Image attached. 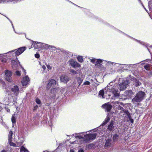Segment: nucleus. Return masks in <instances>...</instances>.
<instances>
[{
	"mask_svg": "<svg viewBox=\"0 0 152 152\" xmlns=\"http://www.w3.org/2000/svg\"><path fill=\"white\" fill-rule=\"evenodd\" d=\"M70 152H74V151L73 149H71L70 150Z\"/></svg>",
	"mask_w": 152,
	"mask_h": 152,
	"instance_id": "obj_48",
	"label": "nucleus"
},
{
	"mask_svg": "<svg viewBox=\"0 0 152 152\" xmlns=\"http://www.w3.org/2000/svg\"><path fill=\"white\" fill-rule=\"evenodd\" d=\"M138 86H140L141 85V83L140 82H138Z\"/></svg>",
	"mask_w": 152,
	"mask_h": 152,
	"instance_id": "obj_51",
	"label": "nucleus"
},
{
	"mask_svg": "<svg viewBox=\"0 0 152 152\" xmlns=\"http://www.w3.org/2000/svg\"><path fill=\"white\" fill-rule=\"evenodd\" d=\"M11 62H12V63H14V64L15 63V64L16 63V61H15V60H12Z\"/></svg>",
	"mask_w": 152,
	"mask_h": 152,
	"instance_id": "obj_46",
	"label": "nucleus"
},
{
	"mask_svg": "<svg viewBox=\"0 0 152 152\" xmlns=\"http://www.w3.org/2000/svg\"><path fill=\"white\" fill-rule=\"evenodd\" d=\"M144 68L147 70H148L150 69V65L149 64H147L144 66Z\"/></svg>",
	"mask_w": 152,
	"mask_h": 152,
	"instance_id": "obj_33",
	"label": "nucleus"
},
{
	"mask_svg": "<svg viewBox=\"0 0 152 152\" xmlns=\"http://www.w3.org/2000/svg\"><path fill=\"white\" fill-rule=\"evenodd\" d=\"M69 64L73 67H78L80 66V64L77 62L75 61L73 59H71L69 60Z\"/></svg>",
	"mask_w": 152,
	"mask_h": 152,
	"instance_id": "obj_8",
	"label": "nucleus"
},
{
	"mask_svg": "<svg viewBox=\"0 0 152 152\" xmlns=\"http://www.w3.org/2000/svg\"><path fill=\"white\" fill-rule=\"evenodd\" d=\"M41 43L40 42H35L34 45H36V48H41L42 49V45H40L39 43Z\"/></svg>",
	"mask_w": 152,
	"mask_h": 152,
	"instance_id": "obj_24",
	"label": "nucleus"
},
{
	"mask_svg": "<svg viewBox=\"0 0 152 152\" xmlns=\"http://www.w3.org/2000/svg\"><path fill=\"white\" fill-rule=\"evenodd\" d=\"M133 94V93L131 90H129L125 91L123 95L126 98H129Z\"/></svg>",
	"mask_w": 152,
	"mask_h": 152,
	"instance_id": "obj_12",
	"label": "nucleus"
},
{
	"mask_svg": "<svg viewBox=\"0 0 152 152\" xmlns=\"http://www.w3.org/2000/svg\"><path fill=\"white\" fill-rule=\"evenodd\" d=\"M151 47L152 48V46H151Z\"/></svg>",
	"mask_w": 152,
	"mask_h": 152,
	"instance_id": "obj_57",
	"label": "nucleus"
},
{
	"mask_svg": "<svg viewBox=\"0 0 152 152\" xmlns=\"http://www.w3.org/2000/svg\"><path fill=\"white\" fill-rule=\"evenodd\" d=\"M14 31L15 32H16V31Z\"/></svg>",
	"mask_w": 152,
	"mask_h": 152,
	"instance_id": "obj_60",
	"label": "nucleus"
},
{
	"mask_svg": "<svg viewBox=\"0 0 152 152\" xmlns=\"http://www.w3.org/2000/svg\"><path fill=\"white\" fill-rule=\"evenodd\" d=\"M20 151L23 152H29V151L23 146H22L20 148Z\"/></svg>",
	"mask_w": 152,
	"mask_h": 152,
	"instance_id": "obj_26",
	"label": "nucleus"
},
{
	"mask_svg": "<svg viewBox=\"0 0 152 152\" xmlns=\"http://www.w3.org/2000/svg\"><path fill=\"white\" fill-rule=\"evenodd\" d=\"M7 19H8L9 20L10 22H11V24H12V28H13L14 30H15V29H14V26H13V24H12V22L9 19H8V18H7Z\"/></svg>",
	"mask_w": 152,
	"mask_h": 152,
	"instance_id": "obj_43",
	"label": "nucleus"
},
{
	"mask_svg": "<svg viewBox=\"0 0 152 152\" xmlns=\"http://www.w3.org/2000/svg\"><path fill=\"white\" fill-rule=\"evenodd\" d=\"M23 74H24L25 75H26V70L25 69H23Z\"/></svg>",
	"mask_w": 152,
	"mask_h": 152,
	"instance_id": "obj_45",
	"label": "nucleus"
},
{
	"mask_svg": "<svg viewBox=\"0 0 152 152\" xmlns=\"http://www.w3.org/2000/svg\"><path fill=\"white\" fill-rule=\"evenodd\" d=\"M145 94L142 91H139L135 96L132 99V102L134 104H137L141 102L145 98Z\"/></svg>",
	"mask_w": 152,
	"mask_h": 152,
	"instance_id": "obj_2",
	"label": "nucleus"
},
{
	"mask_svg": "<svg viewBox=\"0 0 152 152\" xmlns=\"http://www.w3.org/2000/svg\"><path fill=\"white\" fill-rule=\"evenodd\" d=\"M113 122L114 121H111L110 124L108 126L107 129L110 131L112 130L114 128V126H113Z\"/></svg>",
	"mask_w": 152,
	"mask_h": 152,
	"instance_id": "obj_20",
	"label": "nucleus"
},
{
	"mask_svg": "<svg viewBox=\"0 0 152 152\" xmlns=\"http://www.w3.org/2000/svg\"><path fill=\"white\" fill-rule=\"evenodd\" d=\"M14 31L15 32H16V31Z\"/></svg>",
	"mask_w": 152,
	"mask_h": 152,
	"instance_id": "obj_59",
	"label": "nucleus"
},
{
	"mask_svg": "<svg viewBox=\"0 0 152 152\" xmlns=\"http://www.w3.org/2000/svg\"><path fill=\"white\" fill-rule=\"evenodd\" d=\"M113 106L115 109H117L118 107V106H119V104L123 105V104L119 102H113Z\"/></svg>",
	"mask_w": 152,
	"mask_h": 152,
	"instance_id": "obj_18",
	"label": "nucleus"
},
{
	"mask_svg": "<svg viewBox=\"0 0 152 152\" xmlns=\"http://www.w3.org/2000/svg\"><path fill=\"white\" fill-rule=\"evenodd\" d=\"M112 106L109 103L104 104L102 106V107L107 112H109L111 110Z\"/></svg>",
	"mask_w": 152,
	"mask_h": 152,
	"instance_id": "obj_9",
	"label": "nucleus"
},
{
	"mask_svg": "<svg viewBox=\"0 0 152 152\" xmlns=\"http://www.w3.org/2000/svg\"><path fill=\"white\" fill-rule=\"evenodd\" d=\"M143 7H144V9L146 10V11L147 12V10H146V9L145 8V7H144V6H143Z\"/></svg>",
	"mask_w": 152,
	"mask_h": 152,
	"instance_id": "obj_54",
	"label": "nucleus"
},
{
	"mask_svg": "<svg viewBox=\"0 0 152 152\" xmlns=\"http://www.w3.org/2000/svg\"><path fill=\"white\" fill-rule=\"evenodd\" d=\"M11 90L16 95L18 94L19 92V89L17 86H15L13 88H12Z\"/></svg>",
	"mask_w": 152,
	"mask_h": 152,
	"instance_id": "obj_17",
	"label": "nucleus"
},
{
	"mask_svg": "<svg viewBox=\"0 0 152 152\" xmlns=\"http://www.w3.org/2000/svg\"><path fill=\"white\" fill-rule=\"evenodd\" d=\"M11 141H12V140H10V142H9H9L10 143V145L11 146H15V145H16L15 144V143H14L12 142Z\"/></svg>",
	"mask_w": 152,
	"mask_h": 152,
	"instance_id": "obj_35",
	"label": "nucleus"
},
{
	"mask_svg": "<svg viewBox=\"0 0 152 152\" xmlns=\"http://www.w3.org/2000/svg\"><path fill=\"white\" fill-rule=\"evenodd\" d=\"M5 79L6 80L9 82H11L12 81V73L9 70H6L5 72Z\"/></svg>",
	"mask_w": 152,
	"mask_h": 152,
	"instance_id": "obj_6",
	"label": "nucleus"
},
{
	"mask_svg": "<svg viewBox=\"0 0 152 152\" xmlns=\"http://www.w3.org/2000/svg\"><path fill=\"white\" fill-rule=\"evenodd\" d=\"M118 137V136L117 134H115L114 135L113 137V139L114 141H115L117 140Z\"/></svg>",
	"mask_w": 152,
	"mask_h": 152,
	"instance_id": "obj_31",
	"label": "nucleus"
},
{
	"mask_svg": "<svg viewBox=\"0 0 152 152\" xmlns=\"http://www.w3.org/2000/svg\"><path fill=\"white\" fill-rule=\"evenodd\" d=\"M1 152H6L5 151V150H3Z\"/></svg>",
	"mask_w": 152,
	"mask_h": 152,
	"instance_id": "obj_53",
	"label": "nucleus"
},
{
	"mask_svg": "<svg viewBox=\"0 0 152 152\" xmlns=\"http://www.w3.org/2000/svg\"><path fill=\"white\" fill-rule=\"evenodd\" d=\"M77 59L78 61L80 62H82L83 61V57L81 56H78L77 57Z\"/></svg>",
	"mask_w": 152,
	"mask_h": 152,
	"instance_id": "obj_27",
	"label": "nucleus"
},
{
	"mask_svg": "<svg viewBox=\"0 0 152 152\" xmlns=\"http://www.w3.org/2000/svg\"><path fill=\"white\" fill-rule=\"evenodd\" d=\"M13 133L12 131H10L9 133V135H8V140L9 142H10V141L12 140V135Z\"/></svg>",
	"mask_w": 152,
	"mask_h": 152,
	"instance_id": "obj_25",
	"label": "nucleus"
},
{
	"mask_svg": "<svg viewBox=\"0 0 152 152\" xmlns=\"http://www.w3.org/2000/svg\"><path fill=\"white\" fill-rule=\"evenodd\" d=\"M78 152H84V150L83 149H81L78 151Z\"/></svg>",
	"mask_w": 152,
	"mask_h": 152,
	"instance_id": "obj_44",
	"label": "nucleus"
},
{
	"mask_svg": "<svg viewBox=\"0 0 152 152\" xmlns=\"http://www.w3.org/2000/svg\"><path fill=\"white\" fill-rule=\"evenodd\" d=\"M36 102L37 104H40V105L39 106H40L41 105V102L40 99L38 98H37L36 99Z\"/></svg>",
	"mask_w": 152,
	"mask_h": 152,
	"instance_id": "obj_32",
	"label": "nucleus"
},
{
	"mask_svg": "<svg viewBox=\"0 0 152 152\" xmlns=\"http://www.w3.org/2000/svg\"><path fill=\"white\" fill-rule=\"evenodd\" d=\"M118 107L116 109L117 110H123V108L122 107L120 106V105L119 106H118Z\"/></svg>",
	"mask_w": 152,
	"mask_h": 152,
	"instance_id": "obj_39",
	"label": "nucleus"
},
{
	"mask_svg": "<svg viewBox=\"0 0 152 152\" xmlns=\"http://www.w3.org/2000/svg\"><path fill=\"white\" fill-rule=\"evenodd\" d=\"M87 132L76 134V135L79 134V135L75 136V137L76 139H79V141L80 142V143H86L89 141L90 140H94L95 138L97 135L96 133L85 134L84 136V137H82L80 135H83V134L87 133Z\"/></svg>",
	"mask_w": 152,
	"mask_h": 152,
	"instance_id": "obj_1",
	"label": "nucleus"
},
{
	"mask_svg": "<svg viewBox=\"0 0 152 152\" xmlns=\"http://www.w3.org/2000/svg\"><path fill=\"white\" fill-rule=\"evenodd\" d=\"M69 78L66 75H62L60 77V80L61 82L67 83L69 81Z\"/></svg>",
	"mask_w": 152,
	"mask_h": 152,
	"instance_id": "obj_14",
	"label": "nucleus"
},
{
	"mask_svg": "<svg viewBox=\"0 0 152 152\" xmlns=\"http://www.w3.org/2000/svg\"><path fill=\"white\" fill-rule=\"evenodd\" d=\"M94 132H96L97 131V129H93Z\"/></svg>",
	"mask_w": 152,
	"mask_h": 152,
	"instance_id": "obj_50",
	"label": "nucleus"
},
{
	"mask_svg": "<svg viewBox=\"0 0 152 152\" xmlns=\"http://www.w3.org/2000/svg\"><path fill=\"white\" fill-rule=\"evenodd\" d=\"M39 64H40V65L41 66V64H40V63H39Z\"/></svg>",
	"mask_w": 152,
	"mask_h": 152,
	"instance_id": "obj_58",
	"label": "nucleus"
},
{
	"mask_svg": "<svg viewBox=\"0 0 152 152\" xmlns=\"http://www.w3.org/2000/svg\"><path fill=\"white\" fill-rule=\"evenodd\" d=\"M1 55V54H0V55Z\"/></svg>",
	"mask_w": 152,
	"mask_h": 152,
	"instance_id": "obj_62",
	"label": "nucleus"
},
{
	"mask_svg": "<svg viewBox=\"0 0 152 152\" xmlns=\"http://www.w3.org/2000/svg\"><path fill=\"white\" fill-rule=\"evenodd\" d=\"M55 84V80L53 79H51L49 81V83L47 85V88L49 89L51 86H54Z\"/></svg>",
	"mask_w": 152,
	"mask_h": 152,
	"instance_id": "obj_16",
	"label": "nucleus"
},
{
	"mask_svg": "<svg viewBox=\"0 0 152 152\" xmlns=\"http://www.w3.org/2000/svg\"><path fill=\"white\" fill-rule=\"evenodd\" d=\"M35 56L36 58H39L40 57V56L39 54H36L35 55Z\"/></svg>",
	"mask_w": 152,
	"mask_h": 152,
	"instance_id": "obj_40",
	"label": "nucleus"
},
{
	"mask_svg": "<svg viewBox=\"0 0 152 152\" xmlns=\"http://www.w3.org/2000/svg\"><path fill=\"white\" fill-rule=\"evenodd\" d=\"M16 75L18 76H20V75L21 74V72H20L19 71H16L15 72Z\"/></svg>",
	"mask_w": 152,
	"mask_h": 152,
	"instance_id": "obj_36",
	"label": "nucleus"
},
{
	"mask_svg": "<svg viewBox=\"0 0 152 152\" xmlns=\"http://www.w3.org/2000/svg\"><path fill=\"white\" fill-rule=\"evenodd\" d=\"M39 44L42 45V49H46L50 48H55L54 47L52 46H50L47 44L42 43H39Z\"/></svg>",
	"mask_w": 152,
	"mask_h": 152,
	"instance_id": "obj_13",
	"label": "nucleus"
},
{
	"mask_svg": "<svg viewBox=\"0 0 152 152\" xmlns=\"http://www.w3.org/2000/svg\"><path fill=\"white\" fill-rule=\"evenodd\" d=\"M124 69H128L127 68H125Z\"/></svg>",
	"mask_w": 152,
	"mask_h": 152,
	"instance_id": "obj_56",
	"label": "nucleus"
},
{
	"mask_svg": "<svg viewBox=\"0 0 152 152\" xmlns=\"http://www.w3.org/2000/svg\"><path fill=\"white\" fill-rule=\"evenodd\" d=\"M115 83L114 82H110L107 86L106 88L107 89V93H106V95L108 96H109V97L110 98V96H111V95L109 94L108 91H110V90H112V89H115V87L113 85H114ZM105 90H106V88L105 89Z\"/></svg>",
	"mask_w": 152,
	"mask_h": 152,
	"instance_id": "obj_7",
	"label": "nucleus"
},
{
	"mask_svg": "<svg viewBox=\"0 0 152 152\" xmlns=\"http://www.w3.org/2000/svg\"><path fill=\"white\" fill-rule=\"evenodd\" d=\"M99 96L100 97H101L102 98H104V90H101L99 92Z\"/></svg>",
	"mask_w": 152,
	"mask_h": 152,
	"instance_id": "obj_23",
	"label": "nucleus"
},
{
	"mask_svg": "<svg viewBox=\"0 0 152 152\" xmlns=\"http://www.w3.org/2000/svg\"><path fill=\"white\" fill-rule=\"evenodd\" d=\"M90 84V83L88 81H85L82 84V86H83L84 85H88Z\"/></svg>",
	"mask_w": 152,
	"mask_h": 152,
	"instance_id": "obj_29",
	"label": "nucleus"
},
{
	"mask_svg": "<svg viewBox=\"0 0 152 152\" xmlns=\"http://www.w3.org/2000/svg\"><path fill=\"white\" fill-rule=\"evenodd\" d=\"M148 6L150 9L152 8V0H148Z\"/></svg>",
	"mask_w": 152,
	"mask_h": 152,
	"instance_id": "obj_28",
	"label": "nucleus"
},
{
	"mask_svg": "<svg viewBox=\"0 0 152 152\" xmlns=\"http://www.w3.org/2000/svg\"><path fill=\"white\" fill-rule=\"evenodd\" d=\"M29 79L28 77L26 76L23 78L22 81V84L23 86H26L29 83Z\"/></svg>",
	"mask_w": 152,
	"mask_h": 152,
	"instance_id": "obj_11",
	"label": "nucleus"
},
{
	"mask_svg": "<svg viewBox=\"0 0 152 152\" xmlns=\"http://www.w3.org/2000/svg\"><path fill=\"white\" fill-rule=\"evenodd\" d=\"M110 120V117L108 115L107 117L104 120V122L102 124V125H105Z\"/></svg>",
	"mask_w": 152,
	"mask_h": 152,
	"instance_id": "obj_22",
	"label": "nucleus"
},
{
	"mask_svg": "<svg viewBox=\"0 0 152 152\" xmlns=\"http://www.w3.org/2000/svg\"><path fill=\"white\" fill-rule=\"evenodd\" d=\"M32 43L31 45V48L34 47L35 48H36V45H34V42H35L32 41Z\"/></svg>",
	"mask_w": 152,
	"mask_h": 152,
	"instance_id": "obj_37",
	"label": "nucleus"
},
{
	"mask_svg": "<svg viewBox=\"0 0 152 152\" xmlns=\"http://www.w3.org/2000/svg\"><path fill=\"white\" fill-rule=\"evenodd\" d=\"M90 81H91H91H93V80H92V79H91V80Z\"/></svg>",
	"mask_w": 152,
	"mask_h": 152,
	"instance_id": "obj_55",
	"label": "nucleus"
},
{
	"mask_svg": "<svg viewBox=\"0 0 152 152\" xmlns=\"http://www.w3.org/2000/svg\"><path fill=\"white\" fill-rule=\"evenodd\" d=\"M129 84V80H126L124 81V82L121 83L119 84L118 86V88L121 91H122L125 90L127 86Z\"/></svg>",
	"mask_w": 152,
	"mask_h": 152,
	"instance_id": "obj_5",
	"label": "nucleus"
},
{
	"mask_svg": "<svg viewBox=\"0 0 152 152\" xmlns=\"http://www.w3.org/2000/svg\"><path fill=\"white\" fill-rule=\"evenodd\" d=\"M111 139H108L106 140L105 144V147L106 148L109 147L111 144Z\"/></svg>",
	"mask_w": 152,
	"mask_h": 152,
	"instance_id": "obj_19",
	"label": "nucleus"
},
{
	"mask_svg": "<svg viewBox=\"0 0 152 152\" xmlns=\"http://www.w3.org/2000/svg\"><path fill=\"white\" fill-rule=\"evenodd\" d=\"M111 92V94L113 95L112 96L110 97V98L109 97V98H111L115 100L117 99L120 96V93L119 91H118V90L116 89H112V90H110V91H108V94H109V92Z\"/></svg>",
	"mask_w": 152,
	"mask_h": 152,
	"instance_id": "obj_4",
	"label": "nucleus"
},
{
	"mask_svg": "<svg viewBox=\"0 0 152 152\" xmlns=\"http://www.w3.org/2000/svg\"><path fill=\"white\" fill-rule=\"evenodd\" d=\"M58 89V88L57 89L55 88L52 89L50 91L51 93L55 94L57 92V91Z\"/></svg>",
	"mask_w": 152,
	"mask_h": 152,
	"instance_id": "obj_30",
	"label": "nucleus"
},
{
	"mask_svg": "<svg viewBox=\"0 0 152 152\" xmlns=\"http://www.w3.org/2000/svg\"><path fill=\"white\" fill-rule=\"evenodd\" d=\"M131 122L132 123H133V119L131 120Z\"/></svg>",
	"mask_w": 152,
	"mask_h": 152,
	"instance_id": "obj_52",
	"label": "nucleus"
},
{
	"mask_svg": "<svg viewBox=\"0 0 152 152\" xmlns=\"http://www.w3.org/2000/svg\"><path fill=\"white\" fill-rule=\"evenodd\" d=\"M15 50H12V51H9V52H8V53H11L12 52H13L15 51Z\"/></svg>",
	"mask_w": 152,
	"mask_h": 152,
	"instance_id": "obj_47",
	"label": "nucleus"
},
{
	"mask_svg": "<svg viewBox=\"0 0 152 152\" xmlns=\"http://www.w3.org/2000/svg\"><path fill=\"white\" fill-rule=\"evenodd\" d=\"M42 68L44 69V70L46 69V66L45 65H43L42 66Z\"/></svg>",
	"mask_w": 152,
	"mask_h": 152,
	"instance_id": "obj_42",
	"label": "nucleus"
},
{
	"mask_svg": "<svg viewBox=\"0 0 152 152\" xmlns=\"http://www.w3.org/2000/svg\"><path fill=\"white\" fill-rule=\"evenodd\" d=\"M78 142V141H74V142H72V144H74L76 143V142Z\"/></svg>",
	"mask_w": 152,
	"mask_h": 152,
	"instance_id": "obj_49",
	"label": "nucleus"
},
{
	"mask_svg": "<svg viewBox=\"0 0 152 152\" xmlns=\"http://www.w3.org/2000/svg\"><path fill=\"white\" fill-rule=\"evenodd\" d=\"M38 106L37 105L35 106L34 108V110H36L38 108Z\"/></svg>",
	"mask_w": 152,
	"mask_h": 152,
	"instance_id": "obj_41",
	"label": "nucleus"
},
{
	"mask_svg": "<svg viewBox=\"0 0 152 152\" xmlns=\"http://www.w3.org/2000/svg\"><path fill=\"white\" fill-rule=\"evenodd\" d=\"M45 65L47 66V69L49 70H50L51 69V66L48 64H47V63H45Z\"/></svg>",
	"mask_w": 152,
	"mask_h": 152,
	"instance_id": "obj_38",
	"label": "nucleus"
},
{
	"mask_svg": "<svg viewBox=\"0 0 152 152\" xmlns=\"http://www.w3.org/2000/svg\"><path fill=\"white\" fill-rule=\"evenodd\" d=\"M15 114L13 115L11 118V121L12 123L13 127H14V125L16 124V117L15 116Z\"/></svg>",
	"mask_w": 152,
	"mask_h": 152,
	"instance_id": "obj_21",
	"label": "nucleus"
},
{
	"mask_svg": "<svg viewBox=\"0 0 152 152\" xmlns=\"http://www.w3.org/2000/svg\"><path fill=\"white\" fill-rule=\"evenodd\" d=\"M84 78V77L83 75H81V77H76L75 79L77 80V83L79 84L78 86H79L82 83Z\"/></svg>",
	"mask_w": 152,
	"mask_h": 152,
	"instance_id": "obj_15",
	"label": "nucleus"
},
{
	"mask_svg": "<svg viewBox=\"0 0 152 152\" xmlns=\"http://www.w3.org/2000/svg\"><path fill=\"white\" fill-rule=\"evenodd\" d=\"M70 72L71 73L73 74H75L77 73V72L76 71L72 69H70Z\"/></svg>",
	"mask_w": 152,
	"mask_h": 152,
	"instance_id": "obj_34",
	"label": "nucleus"
},
{
	"mask_svg": "<svg viewBox=\"0 0 152 152\" xmlns=\"http://www.w3.org/2000/svg\"><path fill=\"white\" fill-rule=\"evenodd\" d=\"M90 60H91V62L95 64L96 66L99 68H100L101 67L102 65L103 64H105L107 65L108 64H111V62L110 61H107L101 59H97L94 58L91 59Z\"/></svg>",
	"mask_w": 152,
	"mask_h": 152,
	"instance_id": "obj_3",
	"label": "nucleus"
},
{
	"mask_svg": "<svg viewBox=\"0 0 152 152\" xmlns=\"http://www.w3.org/2000/svg\"><path fill=\"white\" fill-rule=\"evenodd\" d=\"M14 31L15 32H16V31Z\"/></svg>",
	"mask_w": 152,
	"mask_h": 152,
	"instance_id": "obj_61",
	"label": "nucleus"
},
{
	"mask_svg": "<svg viewBox=\"0 0 152 152\" xmlns=\"http://www.w3.org/2000/svg\"><path fill=\"white\" fill-rule=\"evenodd\" d=\"M26 49L25 47H22L18 49L15 52L16 56H19Z\"/></svg>",
	"mask_w": 152,
	"mask_h": 152,
	"instance_id": "obj_10",
	"label": "nucleus"
}]
</instances>
